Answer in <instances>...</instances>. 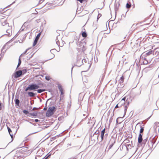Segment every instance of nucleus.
<instances>
[{
	"mask_svg": "<svg viewBox=\"0 0 159 159\" xmlns=\"http://www.w3.org/2000/svg\"><path fill=\"white\" fill-rule=\"evenodd\" d=\"M28 94L30 97H33L35 95L32 92H29L28 93Z\"/></svg>",
	"mask_w": 159,
	"mask_h": 159,
	"instance_id": "12",
	"label": "nucleus"
},
{
	"mask_svg": "<svg viewBox=\"0 0 159 159\" xmlns=\"http://www.w3.org/2000/svg\"><path fill=\"white\" fill-rule=\"evenodd\" d=\"M37 109L36 108L34 107V108H33V109H32V110L34 111V110H35V109Z\"/></svg>",
	"mask_w": 159,
	"mask_h": 159,
	"instance_id": "29",
	"label": "nucleus"
},
{
	"mask_svg": "<svg viewBox=\"0 0 159 159\" xmlns=\"http://www.w3.org/2000/svg\"><path fill=\"white\" fill-rule=\"evenodd\" d=\"M0 22L1 25L5 26L6 32L8 35H10L12 33V26L9 25L7 21V18L6 17H2L1 18Z\"/></svg>",
	"mask_w": 159,
	"mask_h": 159,
	"instance_id": "1",
	"label": "nucleus"
},
{
	"mask_svg": "<svg viewBox=\"0 0 159 159\" xmlns=\"http://www.w3.org/2000/svg\"><path fill=\"white\" fill-rule=\"evenodd\" d=\"M95 133L96 134H98V133H97V132H96Z\"/></svg>",
	"mask_w": 159,
	"mask_h": 159,
	"instance_id": "34",
	"label": "nucleus"
},
{
	"mask_svg": "<svg viewBox=\"0 0 159 159\" xmlns=\"http://www.w3.org/2000/svg\"><path fill=\"white\" fill-rule=\"evenodd\" d=\"M2 108V103L1 102H0V111L1 110Z\"/></svg>",
	"mask_w": 159,
	"mask_h": 159,
	"instance_id": "26",
	"label": "nucleus"
},
{
	"mask_svg": "<svg viewBox=\"0 0 159 159\" xmlns=\"http://www.w3.org/2000/svg\"><path fill=\"white\" fill-rule=\"evenodd\" d=\"M125 99H126V97H124V98H123L119 102V103L117 104V105H116V106H115V109H116V108H118L119 107H119L118 105L120 103V102H123V103H124V102H125Z\"/></svg>",
	"mask_w": 159,
	"mask_h": 159,
	"instance_id": "7",
	"label": "nucleus"
},
{
	"mask_svg": "<svg viewBox=\"0 0 159 159\" xmlns=\"http://www.w3.org/2000/svg\"><path fill=\"white\" fill-rule=\"evenodd\" d=\"M22 74V72L21 70H20L18 71H17L15 73V74L14 75V77L15 78H17L18 77H20Z\"/></svg>",
	"mask_w": 159,
	"mask_h": 159,
	"instance_id": "4",
	"label": "nucleus"
},
{
	"mask_svg": "<svg viewBox=\"0 0 159 159\" xmlns=\"http://www.w3.org/2000/svg\"><path fill=\"white\" fill-rule=\"evenodd\" d=\"M124 78L123 76H122V77H121L120 78V80H121V83H123L124 82Z\"/></svg>",
	"mask_w": 159,
	"mask_h": 159,
	"instance_id": "20",
	"label": "nucleus"
},
{
	"mask_svg": "<svg viewBox=\"0 0 159 159\" xmlns=\"http://www.w3.org/2000/svg\"><path fill=\"white\" fill-rule=\"evenodd\" d=\"M148 24H147V25H148Z\"/></svg>",
	"mask_w": 159,
	"mask_h": 159,
	"instance_id": "38",
	"label": "nucleus"
},
{
	"mask_svg": "<svg viewBox=\"0 0 159 159\" xmlns=\"http://www.w3.org/2000/svg\"><path fill=\"white\" fill-rule=\"evenodd\" d=\"M58 87L59 90L61 92V95H63L64 94V93L63 91V89L61 85V84H58Z\"/></svg>",
	"mask_w": 159,
	"mask_h": 159,
	"instance_id": "6",
	"label": "nucleus"
},
{
	"mask_svg": "<svg viewBox=\"0 0 159 159\" xmlns=\"http://www.w3.org/2000/svg\"><path fill=\"white\" fill-rule=\"evenodd\" d=\"M44 1V0H39V3H42L43 1Z\"/></svg>",
	"mask_w": 159,
	"mask_h": 159,
	"instance_id": "27",
	"label": "nucleus"
},
{
	"mask_svg": "<svg viewBox=\"0 0 159 159\" xmlns=\"http://www.w3.org/2000/svg\"><path fill=\"white\" fill-rule=\"evenodd\" d=\"M113 145H114V143H112L109 146V148H108L109 149H110L112 147Z\"/></svg>",
	"mask_w": 159,
	"mask_h": 159,
	"instance_id": "24",
	"label": "nucleus"
},
{
	"mask_svg": "<svg viewBox=\"0 0 159 159\" xmlns=\"http://www.w3.org/2000/svg\"><path fill=\"white\" fill-rule=\"evenodd\" d=\"M127 146L128 147V146H130V144H128L127 145Z\"/></svg>",
	"mask_w": 159,
	"mask_h": 159,
	"instance_id": "32",
	"label": "nucleus"
},
{
	"mask_svg": "<svg viewBox=\"0 0 159 159\" xmlns=\"http://www.w3.org/2000/svg\"><path fill=\"white\" fill-rule=\"evenodd\" d=\"M131 7V4H129L128 3H127L126 4V7L127 8H130Z\"/></svg>",
	"mask_w": 159,
	"mask_h": 159,
	"instance_id": "19",
	"label": "nucleus"
},
{
	"mask_svg": "<svg viewBox=\"0 0 159 159\" xmlns=\"http://www.w3.org/2000/svg\"><path fill=\"white\" fill-rule=\"evenodd\" d=\"M29 114L31 116H37V113L36 112H34L33 113H29Z\"/></svg>",
	"mask_w": 159,
	"mask_h": 159,
	"instance_id": "15",
	"label": "nucleus"
},
{
	"mask_svg": "<svg viewBox=\"0 0 159 159\" xmlns=\"http://www.w3.org/2000/svg\"><path fill=\"white\" fill-rule=\"evenodd\" d=\"M128 107L127 106H125V107L124 110H125V114L127 110V109Z\"/></svg>",
	"mask_w": 159,
	"mask_h": 159,
	"instance_id": "21",
	"label": "nucleus"
},
{
	"mask_svg": "<svg viewBox=\"0 0 159 159\" xmlns=\"http://www.w3.org/2000/svg\"><path fill=\"white\" fill-rule=\"evenodd\" d=\"M34 120H35V122H38V121H39V120L38 119H35Z\"/></svg>",
	"mask_w": 159,
	"mask_h": 159,
	"instance_id": "28",
	"label": "nucleus"
},
{
	"mask_svg": "<svg viewBox=\"0 0 159 159\" xmlns=\"http://www.w3.org/2000/svg\"><path fill=\"white\" fill-rule=\"evenodd\" d=\"M153 52H154L152 50H150L146 53V55L147 56H148L152 54Z\"/></svg>",
	"mask_w": 159,
	"mask_h": 159,
	"instance_id": "14",
	"label": "nucleus"
},
{
	"mask_svg": "<svg viewBox=\"0 0 159 159\" xmlns=\"http://www.w3.org/2000/svg\"><path fill=\"white\" fill-rule=\"evenodd\" d=\"M45 91V89H39L37 90V92L38 93H40L42 92H44Z\"/></svg>",
	"mask_w": 159,
	"mask_h": 159,
	"instance_id": "16",
	"label": "nucleus"
},
{
	"mask_svg": "<svg viewBox=\"0 0 159 159\" xmlns=\"http://www.w3.org/2000/svg\"><path fill=\"white\" fill-rule=\"evenodd\" d=\"M15 103L16 105L19 106V104L20 103V101H19V100H18V99H16L15 100Z\"/></svg>",
	"mask_w": 159,
	"mask_h": 159,
	"instance_id": "18",
	"label": "nucleus"
},
{
	"mask_svg": "<svg viewBox=\"0 0 159 159\" xmlns=\"http://www.w3.org/2000/svg\"><path fill=\"white\" fill-rule=\"evenodd\" d=\"M39 88V86L36 84H33L29 85L25 90L26 91H27L28 90H35Z\"/></svg>",
	"mask_w": 159,
	"mask_h": 159,
	"instance_id": "3",
	"label": "nucleus"
},
{
	"mask_svg": "<svg viewBox=\"0 0 159 159\" xmlns=\"http://www.w3.org/2000/svg\"><path fill=\"white\" fill-rule=\"evenodd\" d=\"M47 108L46 107H44L43 108V110H47Z\"/></svg>",
	"mask_w": 159,
	"mask_h": 159,
	"instance_id": "30",
	"label": "nucleus"
},
{
	"mask_svg": "<svg viewBox=\"0 0 159 159\" xmlns=\"http://www.w3.org/2000/svg\"><path fill=\"white\" fill-rule=\"evenodd\" d=\"M21 62V61L20 59V57L19 59V62H18V65L17 66V68L19 67V66L20 65Z\"/></svg>",
	"mask_w": 159,
	"mask_h": 159,
	"instance_id": "17",
	"label": "nucleus"
},
{
	"mask_svg": "<svg viewBox=\"0 0 159 159\" xmlns=\"http://www.w3.org/2000/svg\"><path fill=\"white\" fill-rule=\"evenodd\" d=\"M100 16V15H99V14L98 15V16Z\"/></svg>",
	"mask_w": 159,
	"mask_h": 159,
	"instance_id": "37",
	"label": "nucleus"
},
{
	"mask_svg": "<svg viewBox=\"0 0 159 159\" xmlns=\"http://www.w3.org/2000/svg\"><path fill=\"white\" fill-rule=\"evenodd\" d=\"M46 79L47 80H49L50 79V78L48 76H46L45 77Z\"/></svg>",
	"mask_w": 159,
	"mask_h": 159,
	"instance_id": "25",
	"label": "nucleus"
},
{
	"mask_svg": "<svg viewBox=\"0 0 159 159\" xmlns=\"http://www.w3.org/2000/svg\"><path fill=\"white\" fill-rule=\"evenodd\" d=\"M143 126H140V131H139V132H140L139 134H141L143 132L144 129V125H143Z\"/></svg>",
	"mask_w": 159,
	"mask_h": 159,
	"instance_id": "11",
	"label": "nucleus"
},
{
	"mask_svg": "<svg viewBox=\"0 0 159 159\" xmlns=\"http://www.w3.org/2000/svg\"><path fill=\"white\" fill-rule=\"evenodd\" d=\"M100 16V15H99V14L98 15V16Z\"/></svg>",
	"mask_w": 159,
	"mask_h": 159,
	"instance_id": "36",
	"label": "nucleus"
},
{
	"mask_svg": "<svg viewBox=\"0 0 159 159\" xmlns=\"http://www.w3.org/2000/svg\"><path fill=\"white\" fill-rule=\"evenodd\" d=\"M143 140L142 135L141 134H139L138 138V142L139 143L142 142Z\"/></svg>",
	"mask_w": 159,
	"mask_h": 159,
	"instance_id": "8",
	"label": "nucleus"
},
{
	"mask_svg": "<svg viewBox=\"0 0 159 159\" xmlns=\"http://www.w3.org/2000/svg\"><path fill=\"white\" fill-rule=\"evenodd\" d=\"M49 156H50V155L48 156L46 158H48Z\"/></svg>",
	"mask_w": 159,
	"mask_h": 159,
	"instance_id": "35",
	"label": "nucleus"
},
{
	"mask_svg": "<svg viewBox=\"0 0 159 159\" xmlns=\"http://www.w3.org/2000/svg\"><path fill=\"white\" fill-rule=\"evenodd\" d=\"M95 133L96 134H98V133H97V132H96Z\"/></svg>",
	"mask_w": 159,
	"mask_h": 159,
	"instance_id": "33",
	"label": "nucleus"
},
{
	"mask_svg": "<svg viewBox=\"0 0 159 159\" xmlns=\"http://www.w3.org/2000/svg\"><path fill=\"white\" fill-rule=\"evenodd\" d=\"M41 33H39L37 35L33 44V46H34L37 43L41 35Z\"/></svg>",
	"mask_w": 159,
	"mask_h": 159,
	"instance_id": "5",
	"label": "nucleus"
},
{
	"mask_svg": "<svg viewBox=\"0 0 159 159\" xmlns=\"http://www.w3.org/2000/svg\"><path fill=\"white\" fill-rule=\"evenodd\" d=\"M22 37V39H20L21 40V41L22 42H23V41L24 40H25V38L24 37V35H22L21 36V37Z\"/></svg>",
	"mask_w": 159,
	"mask_h": 159,
	"instance_id": "23",
	"label": "nucleus"
},
{
	"mask_svg": "<svg viewBox=\"0 0 159 159\" xmlns=\"http://www.w3.org/2000/svg\"><path fill=\"white\" fill-rule=\"evenodd\" d=\"M23 112L25 114L29 113V111H28L24 110L23 111Z\"/></svg>",
	"mask_w": 159,
	"mask_h": 159,
	"instance_id": "22",
	"label": "nucleus"
},
{
	"mask_svg": "<svg viewBox=\"0 0 159 159\" xmlns=\"http://www.w3.org/2000/svg\"><path fill=\"white\" fill-rule=\"evenodd\" d=\"M82 36L84 38H86L87 36V34L86 32H83L82 33Z\"/></svg>",
	"mask_w": 159,
	"mask_h": 159,
	"instance_id": "13",
	"label": "nucleus"
},
{
	"mask_svg": "<svg viewBox=\"0 0 159 159\" xmlns=\"http://www.w3.org/2000/svg\"><path fill=\"white\" fill-rule=\"evenodd\" d=\"M7 129H8V132H9L11 138H12L13 134L12 133L11 130L10 129V128L9 127H7Z\"/></svg>",
	"mask_w": 159,
	"mask_h": 159,
	"instance_id": "10",
	"label": "nucleus"
},
{
	"mask_svg": "<svg viewBox=\"0 0 159 159\" xmlns=\"http://www.w3.org/2000/svg\"><path fill=\"white\" fill-rule=\"evenodd\" d=\"M148 68V67H146L145 68H144V70H148L147 69Z\"/></svg>",
	"mask_w": 159,
	"mask_h": 159,
	"instance_id": "31",
	"label": "nucleus"
},
{
	"mask_svg": "<svg viewBox=\"0 0 159 159\" xmlns=\"http://www.w3.org/2000/svg\"><path fill=\"white\" fill-rule=\"evenodd\" d=\"M105 129L104 128L103 130L101 132V140L102 141L103 140L104 135L105 132Z\"/></svg>",
	"mask_w": 159,
	"mask_h": 159,
	"instance_id": "9",
	"label": "nucleus"
},
{
	"mask_svg": "<svg viewBox=\"0 0 159 159\" xmlns=\"http://www.w3.org/2000/svg\"><path fill=\"white\" fill-rule=\"evenodd\" d=\"M56 110V108L55 107L53 106L49 107L46 113V116L47 117H51L54 114Z\"/></svg>",
	"mask_w": 159,
	"mask_h": 159,
	"instance_id": "2",
	"label": "nucleus"
}]
</instances>
